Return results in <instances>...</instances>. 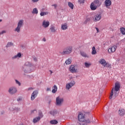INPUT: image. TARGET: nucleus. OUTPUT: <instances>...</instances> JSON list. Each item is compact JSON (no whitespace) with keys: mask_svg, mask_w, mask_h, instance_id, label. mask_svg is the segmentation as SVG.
Listing matches in <instances>:
<instances>
[{"mask_svg":"<svg viewBox=\"0 0 125 125\" xmlns=\"http://www.w3.org/2000/svg\"><path fill=\"white\" fill-rule=\"evenodd\" d=\"M12 45H13V44L10 42H8L6 47H10V46H12Z\"/></svg>","mask_w":125,"mask_h":125,"instance_id":"obj_35","label":"nucleus"},{"mask_svg":"<svg viewBox=\"0 0 125 125\" xmlns=\"http://www.w3.org/2000/svg\"><path fill=\"white\" fill-rule=\"evenodd\" d=\"M87 20H86L84 21V24H86V23H87Z\"/></svg>","mask_w":125,"mask_h":125,"instance_id":"obj_49","label":"nucleus"},{"mask_svg":"<svg viewBox=\"0 0 125 125\" xmlns=\"http://www.w3.org/2000/svg\"><path fill=\"white\" fill-rule=\"evenodd\" d=\"M43 117V115L42 113H39V116H38V118H40V120Z\"/></svg>","mask_w":125,"mask_h":125,"instance_id":"obj_38","label":"nucleus"},{"mask_svg":"<svg viewBox=\"0 0 125 125\" xmlns=\"http://www.w3.org/2000/svg\"><path fill=\"white\" fill-rule=\"evenodd\" d=\"M104 5L107 8H109V6L112 5V1L110 0H105L104 1Z\"/></svg>","mask_w":125,"mask_h":125,"instance_id":"obj_15","label":"nucleus"},{"mask_svg":"<svg viewBox=\"0 0 125 125\" xmlns=\"http://www.w3.org/2000/svg\"><path fill=\"white\" fill-rule=\"evenodd\" d=\"M24 26V20H21L19 21L17 24V26L14 29V32H16V33H20L21 32V28H22Z\"/></svg>","mask_w":125,"mask_h":125,"instance_id":"obj_3","label":"nucleus"},{"mask_svg":"<svg viewBox=\"0 0 125 125\" xmlns=\"http://www.w3.org/2000/svg\"><path fill=\"white\" fill-rule=\"evenodd\" d=\"M84 65L86 68H88L91 66V63H87V62H84Z\"/></svg>","mask_w":125,"mask_h":125,"instance_id":"obj_34","label":"nucleus"},{"mask_svg":"<svg viewBox=\"0 0 125 125\" xmlns=\"http://www.w3.org/2000/svg\"><path fill=\"white\" fill-rule=\"evenodd\" d=\"M101 20V13H99L97 14H96L94 18H93V21L94 22H98V21H100Z\"/></svg>","mask_w":125,"mask_h":125,"instance_id":"obj_10","label":"nucleus"},{"mask_svg":"<svg viewBox=\"0 0 125 125\" xmlns=\"http://www.w3.org/2000/svg\"><path fill=\"white\" fill-rule=\"evenodd\" d=\"M36 109H34V110H31V114H33V113H34V112H35V111H36Z\"/></svg>","mask_w":125,"mask_h":125,"instance_id":"obj_48","label":"nucleus"},{"mask_svg":"<svg viewBox=\"0 0 125 125\" xmlns=\"http://www.w3.org/2000/svg\"><path fill=\"white\" fill-rule=\"evenodd\" d=\"M118 91H115V90H114V88H112L110 93V96L109 97L110 99H112L113 97L116 98V97L119 95V93Z\"/></svg>","mask_w":125,"mask_h":125,"instance_id":"obj_5","label":"nucleus"},{"mask_svg":"<svg viewBox=\"0 0 125 125\" xmlns=\"http://www.w3.org/2000/svg\"><path fill=\"white\" fill-rule=\"evenodd\" d=\"M80 53L82 56H83V57L88 58V56H87V55H86V53L84 52H81Z\"/></svg>","mask_w":125,"mask_h":125,"instance_id":"obj_28","label":"nucleus"},{"mask_svg":"<svg viewBox=\"0 0 125 125\" xmlns=\"http://www.w3.org/2000/svg\"><path fill=\"white\" fill-rule=\"evenodd\" d=\"M46 91H50V88H47V89H46Z\"/></svg>","mask_w":125,"mask_h":125,"instance_id":"obj_47","label":"nucleus"},{"mask_svg":"<svg viewBox=\"0 0 125 125\" xmlns=\"http://www.w3.org/2000/svg\"><path fill=\"white\" fill-rule=\"evenodd\" d=\"M29 90H30V89H32V88H29Z\"/></svg>","mask_w":125,"mask_h":125,"instance_id":"obj_53","label":"nucleus"},{"mask_svg":"<svg viewBox=\"0 0 125 125\" xmlns=\"http://www.w3.org/2000/svg\"><path fill=\"white\" fill-rule=\"evenodd\" d=\"M32 13H33V14H38V13H39L38 9L37 8H34L32 11Z\"/></svg>","mask_w":125,"mask_h":125,"instance_id":"obj_27","label":"nucleus"},{"mask_svg":"<svg viewBox=\"0 0 125 125\" xmlns=\"http://www.w3.org/2000/svg\"><path fill=\"white\" fill-rule=\"evenodd\" d=\"M10 111H12V109H10Z\"/></svg>","mask_w":125,"mask_h":125,"instance_id":"obj_56","label":"nucleus"},{"mask_svg":"<svg viewBox=\"0 0 125 125\" xmlns=\"http://www.w3.org/2000/svg\"><path fill=\"white\" fill-rule=\"evenodd\" d=\"M33 60H34V61H38V59H37V58L36 57H34Z\"/></svg>","mask_w":125,"mask_h":125,"instance_id":"obj_46","label":"nucleus"},{"mask_svg":"<svg viewBox=\"0 0 125 125\" xmlns=\"http://www.w3.org/2000/svg\"><path fill=\"white\" fill-rule=\"evenodd\" d=\"M8 92L10 94H15V93H17V88L14 86H12L9 88Z\"/></svg>","mask_w":125,"mask_h":125,"instance_id":"obj_9","label":"nucleus"},{"mask_svg":"<svg viewBox=\"0 0 125 125\" xmlns=\"http://www.w3.org/2000/svg\"><path fill=\"white\" fill-rule=\"evenodd\" d=\"M48 14V12H42L40 13L41 16H44V15H47Z\"/></svg>","mask_w":125,"mask_h":125,"instance_id":"obj_32","label":"nucleus"},{"mask_svg":"<svg viewBox=\"0 0 125 125\" xmlns=\"http://www.w3.org/2000/svg\"><path fill=\"white\" fill-rule=\"evenodd\" d=\"M113 88L115 91H119V90H120V88H121V84H120V83L116 82L115 83V87Z\"/></svg>","mask_w":125,"mask_h":125,"instance_id":"obj_13","label":"nucleus"},{"mask_svg":"<svg viewBox=\"0 0 125 125\" xmlns=\"http://www.w3.org/2000/svg\"><path fill=\"white\" fill-rule=\"evenodd\" d=\"M78 2L80 4H82V3H83L84 2V0H78Z\"/></svg>","mask_w":125,"mask_h":125,"instance_id":"obj_37","label":"nucleus"},{"mask_svg":"<svg viewBox=\"0 0 125 125\" xmlns=\"http://www.w3.org/2000/svg\"><path fill=\"white\" fill-rule=\"evenodd\" d=\"M43 42H45V38H44V39H43Z\"/></svg>","mask_w":125,"mask_h":125,"instance_id":"obj_50","label":"nucleus"},{"mask_svg":"<svg viewBox=\"0 0 125 125\" xmlns=\"http://www.w3.org/2000/svg\"><path fill=\"white\" fill-rule=\"evenodd\" d=\"M72 51H73V46H68L65 47L63 51H60L59 53L61 54V55H67L69 54H71L72 53Z\"/></svg>","mask_w":125,"mask_h":125,"instance_id":"obj_1","label":"nucleus"},{"mask_svg":"<svg viewBox=\"0 0 125 125\" xmlns=\"http://www.w3.org/2000/svg\"><path fill=\"white\" fill-rule=\"evenodd\" d=\"M49 21H43L42 25L43 27H44V28H47V27L49 26Z\"/></svg>","mask_w":125,"mask_h":125,"instance_id":"obj_18","label":"nucleus"},{"mask_svg":"<svg viewBox=\"0 0 125 125\" xmlns=\"http://www.w3.org/2000/svg\"><path fill=\"white\" fill-rule=\"evenodd\" d=\"M97 53L95 47L93 46L92 48V55H95Z\"/></svg>","mask_w":125,"mask_h":125,"instance_id":"obj_25","label":"nucleus"},{"mask_svg":"<svg viewBox=\"0 0 125 125\" xmlns=\"http://www.w3.org/2000/svg\"><path fill=\"white\" fill-rule=\"evenodd\" d=\"M56 91H57V86H56V85H55L52 87V93H56Z\"/></svg>","mask_w":125,"mask_h":125,"instance_id":"obj_24","label":"nucleus"},{"mask_svg":"<svg viewBox=\"0 0 125 125\" xmlns=\"http://www.w3.org/2000/svg\"><path fill=\"white\" fill-rule=\"evenodd\" d=\"M0 35H2V33H1V32H0Z\"/></svg>","mask_w":125,"mask_h":125,"instance_id":"obj_54","label":"nucleus"},{"mask_svg":"<svg viewBox=\"0 0 125 125\" xmlns=\"http://www.w3.org/2000/svg\"><path fill=\"white\" fill-rule=\"evenodd\" d=\"M107 68H111V64H109L108 63H107V65H106Z\"/></svg>","mask_w":125,"mask_h":125,"instance_id":"obj_42","label":"nucleus"},{"mask_svg":"<svg viewBox=\"0 0 125 125\" xmlns=\"http://www.w3.org/2000/svg\"><path fill=\"white\" fill-rule=\"evenodd\" d=\"M32 66V63L29 62H27L22 66V71L25 73H31V70L29 68Z\"/></svg>","mask_w":125,"mask_h":125,"instance_id":"obj_4","label":"nucleus"},{"mask_svg":"<svg viewBox=\"0 0 125 125\" xmlns=\"http://www.w3.org/2000/svg\"><path fill=\"white\" fill-rule=\"evenodd\" d=\"M50 124H51V125H57V124H58V122L55 120H51Z\"/></svg>","mask_w":125,"mask_h":125,"instance_id":"obj_30","label":"nucleus"},{"mask_svg":"<svg viewBox=\"0 0 125 125\" xmlns=\"http://www.w3.org/2000/svg\"><path fill=\"white\" fill-rule=\"evenodd\" d=\"M52 6H54L55 9H56V8L57 7V4H53V5H52Z\"/></svg>","mask_w":125,"mask_h":125,"instance_id":"obj_40","label":"nucleus"},{"mask_svg":"<svg viewBox=\"0 0 125 125\" xmlns=\"http://www.w3.org/2000/svg\"><path fill=\"white\" fill-rule=\"evenodd\" d=\"M76 84V82L74 80H72L70 83H66L65 86V88L67 90H69L71 88V87H72V86H74Z\"/></svg>","mask_w":125,"mask_h":125,"instance_id":"obj_6","label":"nucleus"},{"mask_svg":"<svg viewBox=\"0 0 125 125\" xmlns=\"http://www.w3.org/2000/svg\"><path fill=\"white\" fill-rule=\"evenodd\" d=\"M41 118L39 117H35L33 119V122L34 124H37L38 122H40Z\"/></svg>","mask_w":125,"mask_h":125,"instance_id":"obj_21","label":"nucleus"},{"mask_svg":"<svg viewBox=\"0 0 125 125\" xmlns=\"http://www.w3.org/2000/svg\"><path fill=\"white\" fill-rule=\"evenodd\" d=\"M95 29L97 31V33H99V29H98L97 27H95Z\"/></svg>","mask_w":125,"mask_h":125,"instance_id":"obj_44","label":"nucleus"},{"mask_svg":"<svg viewBox=\"0 0 125 125\" xmlns=\"http://www.w3.org/2000/svg\"><path fill=\"white\" fill-rule=\"evenodd\" d=\"M64 102V99L63 98L60 97H58L56 98V105L57 106H61L62 105V103Z\"/></svg>","mask_w":125,"mask_h":125,"instance_id":"obj_8","label":"nucleus"},{"mask_svg":"<svg viewBox=\"0 0 125 125\" xmlns=\"http://www.w3.org/2000/svg\"><path fill=\"white\" fill-rule=\"evenodd\" d=\"M50 73H51V74H52V71L50 70Z\"/></svg>","mask_w":125,"mask_h":125,"instance_id":"obj_52","label":"nucleus"},{"mask_svg":"<svg viewBox=\"0 0 125 125\" xmlns=\"http://www.w3.org/2000/svg\"><path fill=\"white\" fill-rule=\"evenodd\" d=\"M99 63L101 64L104 67H106L107 66V62L104 59H102L99 61Z\"/></svg>","mask_w":125,"mask_h":125,"instance_id":"obj_16","label":"nucleus"},{"mask_svg":"<svg viewBox=\"0 0 125 125\" xmlns=\"http://www.w3.org/2000/svg\"><path fill=\"white\" fill-rule=\"evenodd\" d=\"M116 49H117V46L113 45V46H111L108 49V53L111 54L112 53H114V52L116 51Z\"/></svg>","mask_w":125,"mask_h":125,"instance_id":"obj_12","label":"nucleus"},{"mask_svg":"<svg viewBox=\"0 0 125 125\" xmlns=\"http://www.w3.org/2000/svg\"><path fill=\"white\" fill-rule=\"evenodd\" d=\"M22 55H21V53H18L17 55H15L12 57V59H16V58H21Z\"/></svg>","mask_w":125,"mask_h":125,"instance_id":"obj_22","label":"nucleus"},{"mask_svg":"<svg viewBox=\"0 0 125 125\" xmlns=\"http://www.w3.org/2000/svg\"><path fill=\"white\" fill-rule=\"evenodd\" d=\"M120 31L122 35H125V28L124 27L120 28Z\"/></svg>","mask_w":125,"mask_h":125,"instance_id":"obj_31","label":"nucleus"},{"mask_svg":"<svg viewBox=\"0 0 125 125\" xmlns=\"http://www.w3.org/2000/svg\"><path fill=\"white\" fill-rule=\"evenodd\" d=\"M101 2L99 0H95L90 5V9L91 10H96L97 7H99L101 5Z\"/></svg>","mask_w":125,"mask_h":125,"instance_id":"obj_2","label":"nucleus"},{"mask_svg":"<svg viewBox=\"0 0 125 125\" xmlns=\"http://www.w3.org/2000/svg\"><path fill=\"white\" fill-rule=\"evenodd\" d=\"M16 83L17 84H19V86L21 85V83H20V82H19V81H18L17 80H15Z\"/></svg>","mask_w":125,"mask_h":125,"instance_id":"obj_39","label":"nucleus"},{"mask_svg":"<svg viewBox=\"0 0 125 125\" xmlns=\"http://www.w3.org/2000/svg\"><path fill=\"white\" fill-rule=\"evenodd\" d=\"M118 114L119 116H121V117H124V115L125 114V109L121 108L119 109L118 111Z\"/></svg>","mask_w":125,"mask_h":125,"instance_id":"obj_17","label":"nucleus"},{"mask_svg":"<svg viewBox=\"0 0 125 125\" xmlns=\"http://www.w3.org/2000/svg\"><path fill=\"white\" fill-rule=\"evenodd\" d=\"M87 124H90V121L89 120V119L85 120L84 122H82V123H80V125H87Z\"/></svg>","mask_w":125,"mask_h":125,"instance_id":"obj_23","label":"nucleus"},{"mask_svg":"<svg viewBox=\"0 0 125 125\" xmlns=\"http://www.w3.org/2000/svg\"><path fill=\"white\" fill-rule=\"evenodd\" d=\"M2 21V20H0V22H1Z\"/></svg>","mask_w":125,"mask_h":125,"instance_id":"obj_55","label":"nucleus"},{"mask_svg":"<svg viewBox=\"0 0 125 125\" xmlns=\"http://www.w3.org/2000/svg\"><path fill=\"white\" fill-rule=\"evenodd\" d=\"M13 110L15 112H19V111H20V108L15 107L14 109H13Z\"/></svg>","mask_w":125,"mask_h":125,"instance_id":"obj_36","label":"nucleus"},{"mask_svg":"<svg viewBox=\"0 0 125 125\" xmlns=\"http://www.w3.org/2000/svg\"><path fill=\"white\" fill-rule=\"evenodd\" d=\"M20 100H21V99H18V101H20Z\"/></svg>","mask_w":125,"mask_h":125,"instance_id":"obj_51","label":"nucleus"},{"mask_svg":"<svg viewBox=\"0 0 125 125\" xmlns=\"http://www.w3.org/2000/svg\"><path fill=\"white\" fill-rule=\"evenodd\" d=\"M50 114L52 116H53V117H56V116H57V115L58 114V113L55 110H52L50 112Z\"/></svg>","mask_w":125,"mask_h":125,"instance_id":"obj_19","label":"nucleus"},{"mask_svg":"<svg viewBox=\"0 0 125 125\" xmlns=\"http://www.w3.org/2000/svg\"><path fill=\"white\" fill-rule=\"evenodd\" d=\"M92 119H93V117H92Z\"/></svg>","mask_w":125,"mask_h":125,"instance_id":"obj_57","label":"nucleus"},{"mask_svg":"<svg viewBox=\"0 0 125 125\" xmlns=\"http://www.w3.org/2000/svg\"><path fill=\"white\" fill-rule=\"evenodd\" d=\"M71 63H72V61L70 59H68L65 61V63L67 64V65H69V64H71Z\"/></svg>","mask_w":125,"mask_h":125,"instance_id":"obj_33","label":"nucleus"},{"mask_svg":"<svg viewBox=\"0 0 125 125\" xmlns=\"http://www.w3.org/2000/svg\"><path fill=\"white\" fill-rule=\"evenodd\" d=\"M2 35H3V34H5V33H6V31L5 30H3L1 32Z\"/></svg>","mask_w":125,"mask_h":125,"instance_id":"obj_43","label":"nucleus"},{"mask_svg":"<svg viewBox=\"0 0 125 125\" xmlns=\"http://www.w3.org/2000/svg\"><path fill=\"white\" fill-rule=\"evenodd\" d=\"M78 120L79 122H84V121H86L84 119V114L83 112H79Z\"/></svg>","mask_w":125,"mask_h":125,"instance_id":"obj_11","label":"nucleus"},{"mask_svg":"<svg viewBox=\"0 0 125 125\" xmlns=\"http://www.w3.org/2000/svg\"><path fill=\"white\" fill-rule=\"evenodd\" d=\"M68 5L71 9H74V4L72 2H68Z\"/></svg>","mask_w":125,"mask_h":125,"instance_id":"obj_29","label":"nucleus"},{"mask_svg":"<svg viewBox=\"0 0 125 125\" xmlns=\"http://www.w3.org/2000/svg\"><path fill=\"white\" fill-rule=\"evenodd\" d=\"M51 30V32L52 33H55L56 32V29H55V27L53 25H52L50 28Z\"/></svg>","mask_w":125,"mask_h":125,"instance_id":"obj_26","label":"nucleus"},{"mask_svg":"<svg viewBox=\"0 0 125 125\" xmlns=\"http://www.w3.org/2000/svg\"><path fill=\"white\" fill-rule=\"evenodd\" d=\"M39 94V92L37 90L34 91L32 95H31V100H34L35 98H36V97H37L38 94Z\"/></svg>","mask_w":125,"mask_h":125,"instance_id":"obj_14","label":"nucleus"},{"mask_svg":"<svg viewBox=\"0 0 125 125\" xmlns=\"http://www.w3.org/2000/svg\"><path fill=\"white\" fill-rule=\"evenodd\" d=\"M39 0H31L32 2H38V1H39Z\"/></svg>","mask_w":125,"mask_h":125,"instance_id":"obj_41","label":"nucleus"},{"mask_svg":"<svg viewBox=\"0 0 125 125\" xmlns=\"http://www.w3.org/2000/svg\"><path fill=\"white\" fill-rule=\"evenodd\" d=\"M69 71L70 73H78L79 72V70L78 69V67L76 65H71L69 68Z\"/></svg>","mask_w":125,"mask_h":125,"instance_id":"obj_7","label":"nucleus"},{"mask_svg":"<svg viewBox=\"0 0 125 125\" xmlns=\"http://www.w3.org/2000/svg\"><path fill=\"white\" fill-rule=\"evenodd\" d=\"M86 20L88 21L89 22V21H90V18H87Z\"/></svg>","mask_w":125,"mask_h":125,"instance_id":"obj_45","label":"nucleus"},{"mask_svg":"<svg viewBox=\"0 0 125 125\" xmlns=\"http://www.w3.org/2000/svg\"><path fill=\"white\" fill-rule=\"evenodd\" d=\"M68 29V24L67 23H64L62 25V29L63 31Z\"/></svg>","mask_w":125,"mask_h":125,"instance_id":"obj_20","label":"nucleus"}]
</instances>
